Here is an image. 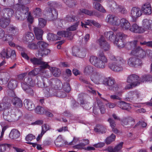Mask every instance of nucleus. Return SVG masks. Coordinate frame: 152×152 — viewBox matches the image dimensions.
Instances as JSON below:
<instances>
[{
  "instance_id": "obj_1",
  "label": "nucleus",
  "mask_w": 152,
  "mask_h": 152,
  "mask_svg": "<svg viewBox=\"0 0 152 152\" xmlns=\"http://www.w3.org/2000/svg\"><path fill=\"white\" fill-rule=\"evenodd\" d=\"M18 8L15 11V17L16 19L18 20H24L27 17V15L29 9L25 5L29 4L30 0H18Z\"/></svg>"
},
{
  "instance_id": "obj_2",
  "label": "nucleus",
  "mask_w": 152,
  "mask_h": 152,
  "mask_svg": "<svg viewBox=\"0 0 152 152\" xmlns=\"http://www.w3.org/2000/svg\"><path fill=\"white\" fill-rule=\"evenodd\" d=\"M109 58L110 60L113 61L112 63H109L108 66L109 68L115 72H119L123 70V67L121 66L125 62L124 59L120 57H115L112 54H110Z\"/></svg>"
},
{
  "instance_id": "obj_3",
  "label": "nucleus",
  "mask_w": 152,
  "mask_h": 152,
  "mask_svg": "<svg viewBox=\"0 0 152 152\" xmlns=\"http://www.w3.org/2000/svg\"><path fill=\"white\" fill-rule=\"evenodd\" d=\"M98 58L91 56L90 57V62L96 67L99 69H104L106 66L105 64L108 62V60L102 51H100L98 53Z\"/></svg>"
},
{
  "instance_id": "obj_4",
  "label": "nucleus",
  "mask_w": 152,
  "mask_h": 152,
  "mask_svg": "<svg viewBox=\"0 0 152 152\" xmlns=\"http://www.w3.org/2000/svg\"><path fill=\"white\" fill-rule=\"evenodd\" d=\"M11 110L10 109L3 111V118L5 120L9 122L14 121L18 120L22 115V113L20 110H15L12 113Z\"/></svg>"
},
{
  "instance_id": "obj_5",
  "label": "nucleus",
  "mask_w": 152,
  "mask_h": 152,
  "mask_svg": "<svg viewBox=\"0 0 152 152\" xmlns=\"http://www.w3.org/2000/svg\"><path fill=\"white\" fill-rule=\"evenodd\" d=\"M103 83L110 90L117 91L118 88V84L116 83L114 78L111 77L105 78L103 82Z\"/></svg>"
},
{
  "instance_id": "obj_6",
  "label": "nucleus",
  "mask_w": 152,
  "mask_h": 152,
  "mask_svg": "<svg viewBox=\"0 0 152 152\" xmlns=\"http://www.w3.org/2000/svg\"><path fill=\"white\" fill-rule=\"evenodd\" d=\"M0 57L2 58L10 57L13 60H14L16 58L15 51L10 48L4 49L0 53Z\"/></svg>"
},
{
  "instance_id": "obj_7",
  "label": "nucleus",
  "mask_w": 152,
  "mask_h": 152,
  "mask_svg": "<svg viewBox=\"0 0 152 152\" xmlns=\"http://www.w3.org/2000/svg\"><path fill=\"white\" fill-rule=\"evenodd\" d=\"M106 21L107 23L113 26H118L120 24V19L114 15H108L106 17Z\"/></svg>"
},
{
  "instance_id": "obj_8",
  "label": "nucleus",
  "mask_w": 152,
  "mask_h": 152,
  "mask_svg": "<svg viewBox=\"0 0 152 152\" xmlns=\"http://www.w3.org/2000/svg\"><path fill=\"white\" fill-rule=\"evenodd\" d=\"M131 53L133 55L141 59L144 58L146 56L145 51L139 46L137 47L134 50H132Z\"/></svg>"
},
{
  "instance_id": "obj_9",
  "label": "nucleus",
  "mask_w": 152,
  "mask_h": 152,
  "mask_svg": "<svg viewBox=\"0 0 152 152\" xmlns=\"http://www.w3.org/2000/svg\"><path fill=\"white\" fill-rule=\"evenodd\" d=\"M140 78L137 75L133 74L129 75L127 78L126 81L128 83H132L134 86H137L140 84Z\"/></svg>"
},
{
  "instance_id": "obj_10",
  "label": "nucleus",
  "mask_w": 152,
  "mask_h": 152,
  "mask_svg": "<svg viewBox=\"0 0 152 152\" xmlns=\"http://www.w3.org/2000/svg\"><path fill=\"white\" fill-rule=\"evenodd\" d=\"M127 64L130 67H136L141 65V60L134 56L130 57L127 61Z\"/></svg>"
},
{
  "instance_id": "obj_11",
  "label": "nucleus",
  "mask_w": 152,
  "mask_h": 152,
  "mask_svg": "<svg viewBox=\"0 0 152 152\" xmlns=\"http://www.w3.org/2000/svg\"><path fill=\"white\" fill-rule=\"evenodd\" d=\"M21 85L22 89L29 96L31 97L34 96V90L29 84L24 81V82L21 83Z\"/></svg>"
},
{
  "instance_id": "obj_12",
  "label": "nucleus",
  "mask_w": 152,
  "mask_h": 152,
  "mask_svg": "<svg viewBox=\"0 0 152 152\" xmlns=\"http://www.w3.org/2000/svg\"><path fill=\"white\" fill-rule=\"evenodd\" d=\"M142 11L140 9L136 7H133L131 11L130 16L133 21H135L137 18L142 15Z\"/></svg>"
},
{
  "instance_id": "obj_13",
  "label": "nucleus",
  "mask_w": 152,
  "mask_h": 152,
  "mask_svg": "<svg viewBox=\"0 0 152 152\" xmlns=\"http://www.w3.org/2000/svg\"><path fill=\"white\" fill-rule=\"evenodd\" d=\"M45 10L47 12L48 18L50 20H53L57 18L58 13L55 9L47 7Z\"/></svg>"
},
{
  "instance_id": "obj_14",
  "label": "nucleus",
  "mask_w": 152,
  "mask_h": 152,
  "mask_svg": "<svg viewBox=\"0 0 152 152\" xmlns=\"http://www.w3.org/2000/svg\"><path fill=\"white\" fill-rule=\"evenodd\" d=\"M122 125L126 127H130L135 124V120L132 117H129L123 118L121 120Z\"/></svg>"
},
{
  "instance_id": "obj_15",
  "label": "nucleus",
  "mask_w": 152,
  "mask_h": 152,
  "mask_svg": "<svg viewBox=\"0 0 152 152\" xmlns=\"http://www.w3.org/2000/svg\"><path fill=\"white\" fill-rule=\"evenodd\" d=\"M116 35L117 37L120 39H119L117 41H116V40L115 43L117 44L119 48H121L124 47L125 44L124 43L122 39L126 38L127 35L121 32L118 33Z\"/></svg>"
},
{
  "instance_id": "obj_16",
  "label": "nucleus",
  "mask_w": 152,
  "mask_h": 152,
  "mask_svg": "<svg viewBox=\"0 0 152 152\" xmlns=\"http://www.w3.org/2000/svg\"><path fill=\"white\" fill-rule=\"evenodd\" d=\"M99 42L100 47L104 51H108L110 49V45L104 40L103 37H101Z\"/></svg>"
},
{
  "instance_id": "obj_17",
  "label": "nucleus",
  "mask_w": 152,
  "mask_h": 152,
  "mask_svg": "<svg viewBox=\"0 0 152 152\" xmlns=\"http://www.w3.org/2000/svg\"><path fill=\"white\" fill-rule=\"evenodd\" d=\"M129 30L134 33L141 34L145 31L144 28L139 26L137 24H133L129 28Z\"/></svg>"
},
{
  "instance_id": "obj_18",
  "label": "nucleus",
  "mask_w": 152,
  "mask_h": 152,
  "mask_svg": "<svg viewBox=\"0 0 152 152\" xmlns=\"http://www.w3.org/2000/svg\"><path fill=\"white\" fill-rule=\"evenodd\" d=\"M102 77L100 73L95 72L91 76V80L96 84H99L102 79Z\"/></svg>"
},
{
  "instance_id": "obj_19",
  "label": "nucleus",
  "mask_w": 152,
  "mask_h": 152,
  "mask_svg": "<svg viewBox=\"0 0 152 152\" xmlns=\"http://www.w3.org/2000/svg\"><path fill=\"white\" fill-rule=\"evenodd\" d=\"M5 17H2L0 18V26L5 28L7 27L10 24V18Z\"/></svg>"
},
{
  "instance_id": "obj_20",
  "label": "nucleus",
  "mask_w": 152,
  "mask_h": 152,
  "mask_svg": "<svg viewBox=\"0 0 152 152\" xmlns=\"http://www.w3.org/2000/svg\"><path fill=\"white\" fill-rule=\"evenodd\" d=\"M33 30L36 39L38 40H42L43 31L41 29L37 27L34 28Z\"/></svg>"
},
{
  "instance_id": "obj_21",
  "label": "nucleus",
  "mask_w": 152,
  "mask_h": 152,
  "mask_svg": "<svg viewBox=\"0 0 152 152\" xmlns=\"http://www.w3.org/2000/svg\"><path fill=\"white\" fill-rule=\"evenodd\" d=\"M57 34L59 36L67 37L69 40H72L73 38V35L72 34V32L67 31V30L58 31Z\"/></svg>"
},
{
  "instance_id": "obj_22",
  "label": "nucleus",
  "mask_w": 152,
  "mask_h": 152,
  "mask_svg": "<svg viewBox=\"0 0 152 152\" xmlns=\"http://www.w3.org/2000/svg\"><path fill=\"white\" fill-rule=\"evenodd\" d=\"M141 11L145 14L149 15L152 12L151 5L148 3L143 4L142 7Z\"/></svg>"
},
{
  "instance_id": "obj_23",
  "label": "nucleus",
  "mask_w": 152,
  "mask_h": 152,
  "mask_svg": "<svg viewBox=\"0 0 152 152\" xmlns=\"http://www.w3.org/2000/svg\"><path fill=\"white\" fill-rule=\"evenodd\" d=\"M116 104L118 107L123 110L129 111L131 109V107L129 104L124 101L117 102Z\"/></svg>"
},
{
  "instance_id": "obj_24",
  "label": "nucleus",
  "mask_w": 152,
  "mask_h": 152,
  "mask_svg": "<svg viewBox=\"0 0 152 152\" xmlns=\"http://www.w3.org/2000/svg\"><path fill=\"white\" fill-rule=\"evenodd\" d=\"M10 78L9 74L7 73H4L1 75L0 77V84L1 85L6 84Z\"/></svg>"
},
{
  "instance_id": "obj_25",
  "label": "nucleus",
  "mask_w": 152,
  "mask_h": 152,
  "mask_svg": "<svg viewBox=\"0 0 152 152\" xmlns=\"http://www.w3.org/2000/svg\"><path fill=\"white\" fill-rule=\"evenodd\" d=\"M50 49L45 48L41 50H38L36 53V55L37 57H42L44 56H46L50 54Z\"/></svg>"
},
{
  "instance_id": "obj_26",
  "label": "nucleus",
  "mask_w": 152,
  "mask_h": 152,
  "mask_svg": "<svg viewBox=\"0 0 152 152\" xmlns=\"http://www.w3.org/2000/svg\"><path fill=\"white\" fill-rule=\"evenodd\" d=\"M142 22V26L145 31L147 30H152V21L147 19H145L143 20Z\"/></svg>"
},
{
  "instance_id": "obj_27",
  "label": "nucleus",
  "mask_w": 152,
  "mask_h": 152,
  "mask_svg": "<svg viewBox=\"0 0 152 152\" xmlns=\"http://www.w3.org/2000/svg\"><path fill=\"white\" fill-rule=\"evenodd\" d=\"M80 80L82 82L88 85L86 86V87L88 91L94 94H96V91L94 90H93L92 86L91 85H89L90 83L88 81L83 77H80Z\"/></svg>"
},
{
  "instance_id": "obj_28",
  "label": "nucleus",
  "mask_w": 152,
  "mask_h": 152,
  "mask_svg": "<svg viewBox=\"0 0 152 152\" xmlns=\"http://www.w3.org/2000/svg\"><path fill=\"white\" fill-rule=\"evenodd\" d=\"M24 104L26 108L30 111L34 110L35 108V105L33 102L28 100L24 101Z\"/></svg>"
},
{
  "instance_id": "obj_29",
  "label": "nucleus",
  "mask_w": 152,
  "mask_h": 152,
  "mask_svg": "<svg viewBox=\"0 0 152 152\" xmlns=\"http://www.w3.org/2000/svg\"><path fill=\"white\" fill-rule=\"evenodd\" d=\"M20 135V132L17 129H14L11 131L9 136L10 138L15 139L18 138Z\"/></svg>"
},
{
  "instance_id": "obj_30",
  "label": "nucleus",
  "mask_w": 152,
  "mask_h": 152,
  "mask_svg": "<svg viewBox=\"0 0 152 152\" xmlns=\"http://www.w3.org/2000/svg\"><path fill=\"white\" fill-rule=\"evenodd\" d=\"M104 37L108 40L114 41L115 39V35L112 31L105 32L104 33Z\"/></svg>"
},
{
  "instance_id": "obj_31",
  "label": "nucleus",
  "mask_w": 152,
  "mask_h": 152,
  "mask_svg": "<svg viewBox=\"0 0 152 152\" xmlns=\"http://www.w3.org/2000/svg\"><path fill=\"white\" fill-rule=\"evenodd\" d=\"M95 131L101 133V134L105 133L106 132L107 128L106 127L102 125L98 124L94 128Z\"/></svg>"
},
{
  "instance_id": "obj_32",
  "label": "nucleus",
  "mask_w": 152,
  "mask_h": 152,
  "mask_svg": "<svg viewBox=\"0 0 152 152\" xmlns=\"http://www.w3.org/2000/svg\"><path fill=\"white\" fill-rule=\"evenodd\" d=\"M80 10L82 13H84L90 16H95L98 17L99 15V13L95 11H90L84 9H80Z\"/></svg>"
},
{
  "instance_id": "obj_33",
  "label": "nucleus",
  "mask_w": 152,
  "mask_h": 152,
  "mask_svg": "<svg viewBox=\"0 0 152 152\" xmlns=\"http://www.w3.org/2000/svg\"><path fill=\"white\" fill-rule=\"evenodd\" d=\"M120 21L121 27L123 29H128L130 27V23L125 18H122Z\"/></svg>"
},
{
  "instance_id": "obj_34",
  "label": "nucleus",
  "mask_w": 152,
  "mask_h": 152,
  "mask_svg": "<svg viewBox=\"0 0 152 152\" xmlns=\"http://www.w3.org/2000/svg\"><path fill=\"white\" fill-rule=\"evenodd\" d=\"M12 102L13 104L17 107H21L22 106L23 103L21 100L19 98L15 97L12 99Z\"/></svg>"
},
{
  "instance_id": "obj_35",
  "label": "nucleus",
  "mask_w": 152,
  "mask_h": 152,
  "mask_svg": "<svg viewBox=\"0 0 152 152\" xmlns=\"http://www.w3.org/2000/svg\"><path fill=\"white\" fill-rule=\"evenodd\" d=\"M78 19L77 17L72 14L67 15L65 18V20L68 22H73L77 21Z\"/></svg>"
},
{
  "instance_id": "obj_36",
  "label": "nucleus",
  "mask_w": 152,
  "mask_h": 152,
  "mask_svg": "<svg viewBox=\"0 0 152 152\" xmlns=\"http://www.w3.org/2000/svg\"><path fill=\"white\" fill-rule=\"evenodd\" d=\"M18 82L13 79H11L8 82L7 85L8 88L11 90L15 89L17 86Z\"/></svg>"
},
{
  "instance_id": "obj_37",
  "label": "nucleus",
  "mask_w": 152,
  "mask_h": 152,
  "mask_svg": "<svg viewBox=\"0 0 152 152\" xmlns=\"http://www.w3.org/2000/svg\"><path fill=\"white\" fill-rule=\"evenodd\" d=\"M123 143V142H120L113 149L111 148H108V151L109 152H121L120 150L122 147Z\"/></svg>"
},
{
  "instance_id": "obj_38",
  "label": "nucleus",
  "mask_w": 152,
  "mask_h": 152,
  "mask_svg": "<svg viewBox=\"0 0 152 152\" xmlns=\"http://www.w3.org/2000/svg\"><path fill=\"white\" fill-rule=\"evenodd\" d=\"M41 40H40L37 42L38 48H39L38 50H41L43 49H45V48H46L48 45L47 43Z\"/></svg>"
},
{
  "instance_id": "obj_39",
  "label": "nucleus",
  "mask_w": 152,
  "mask_h": 152,
  "mask_svg": "<svg viewBox=\"0 0 152 152\" xmlns=\"http://www.w3.org/2000/svg\"><path fill=\"white\" fill-rule=\"evenodd\" d=\"M11 104L9 102H2L0 103V111L10 109Z\"/></svg>"
},
{
  "instance_id": "obj_40",
  "label": "nucleus",
  "mask_w": 152,
  "mask_h": 152,
  "mask_svg": "<svg viewBox=\"0 0 152 152\" xmlns=\"http://www.w3.org/2000/svg\"><path fill=\"white\" fill-rule=\"evenodd\" d=\"M2 11L5 15L8 16L9 18L12 16L14 13V12L12 9L8 8L4 9Z\"/></svg>"
},
{
  "instance_id": "obj_41",
  "label": "nucleus",
  "mask_w": 152,
  "mask_h": 152,
  "mask_svg": "<svg viewBox=\"0 0 152 152\" xmlns=\"http://www.w3.org/2000/svg\"><path fill=\"white\" fill-rule=\"evenodd\" d=\"M47 39L48 40L50 41H55L57 40H60L61 37H58L56 35L51 33H49L48 34Z\"/></svg>"
},
{
  "instance_id": "obj_42",
  "label": "nucleus",
  "mask_w": 152,
  "mask_h": 152,
  "mask_svg": "<svg viewBox=\"0 0 152 152\" xmlns=\"http://www.w3.org/2000/svg\"><path fill=\"white\" fill-rule=\"evenodd\" d=\"M49 81L46 79L44 80H38L37 83V85L39 87L42 88L47 87L48 85L46 83Z\"/></svg>"
},
{
  "instance_id": "obj_43",
  "label": "nucleus",
  "mask_w": 152,
  "mask_h": 152,
  "mask_svg": "<svg viewBox=\"0 0 152 152\" xmlns=\"http://www.w3.org/2000/svg\"><path fill=\"white\" fill-rule=\"evenodd\" d=\"M93 4L94 8L96 10L103 12H105V9L99 3L95 2L93 3Z\"/></svg>"
},
{
  "instance_id": "obj_44",
  "label": "nucleus",
  "mask_w": 152,
  "mask_h": 152,
  "mask_svg": "<svg viewBox=\"0 0 152 152\" xmlns=\"http://www.w3.org/2000/svg\"><path fill=\"white\" fill-rule=\"evenodd\" d=\"M116 138V136L112 133L109 136L107 137L105 140V142L107 144H110L112 142L114 141Z\"/></svg>"
},
{
  "instance_id": "obj_45",
  "label": "nucleus",
  "mask_w": 152,
  "mask_h": 152,
  "mask_svg": "<svg viewBox=\"0 0 152 152\" xmlns=\"http://www.w3.org/2000/svg\"><path fill=\"white\" fill-rule=\"evenodd\" d=\"M94 68L91 65H87L85 68L84 73L86 74L89 75L93 72Z\"/></svg>"
},
{
  "instance_id": "obj_46",
  "label": "nucleus",
  "mask_w": 152,
  "mask_h": 152,
  "mask_svg": "<svg viewBox=\"0 0 152 152\" xmlns=\"http://www.w3.org/2000/svg\"><path fill=\"white\" fill-rule=\"evenodd\" d=\"M42 58H37L34 57L32 58H31L30 61L31 63L34 65H39L42 64Z\"/></svg>"
},
{
  "instance_id": "obj_47",
  "label": "nucleus",
  "mask_w": 152,
  "mask_h": 152,
  "mask_svg": "<svg viewBox=\"0 0 152 152\" xmlns=\"http://www.w3.org/2000/svg\"><path fill=\"white\" fill-rule=\"evenodd\" d=\"M64 2L69 7H73L75 6L76 1L75 0H63Z\"/></svg>"
},
{
  "instance_id": "obj_48",
  "label": "nucleus",
  "mask_w": 152,
  "mask_h": 152,
  "mask_svg": "<svg viewBox=\"0 0 152 152\" xmlns=\"http://www.w3.org/2000/svg\"><path fill=\"white\" fill-rule=\"evenodd\" d=\"M25 38L27 42L31 41L34 39V36L33 33L27 32L25 34Z\"/></svg>"
},
{
  "instance_id": "obj_49",
  "label": "nucleus",
  "mask_w": 152,
  "mask_h": 152,
  "mask_svg": "<svg viewBox=\"0 0 152 152\" xmlns=\"http://www.w3.org/2000/svg\"><path fill=\"white\" fill-rule=\"evenodd\" d=\"M140 80L141 82L152 81V76L150 75H144L140 78Z\"/></svg>"
},
{
  "instance_id": "obj_50",
  "label": "nucleus",
  "mask_w": 152,
  "mask_h": 152,
  "mask_svg": "<svg viewBox=\"0 0 152 152\" xmlns=\"http://www.w3.org/2000/svg\"><path fill=\"white\" fill-rule=\"evenodd\" d=\"M42 64H39L41 65L40 67L41 69L40 70L41 72H43L44 71V69H45L48 68L49 69H50L51 67L47 62H44L42 60Z\"/></svg>"
},
{
  "instance_id": "obj_51",
  "label": "nucleus",
  "mask_w": 152,
  "mask_h": 152,
  "mask_svg": "<svg viewBox=\"0 0 152 152\" xmlns=\"http://www.w3.org/2000/svg\"><path fill=\"white\" fill-rule=\"evenodd\" d=\"M136 43L134 42H128L125 44L124 47L128 50H130L136 46Z\"/></svg>"
},
{
  "instance_id": "obj_52",
  "label": "nucleus",
  "mask_w": 152,
  "mask_h": 152,
  "mask_svg": "<svg viewBox=\"0 0 152 152\" xmlns=\"http://www.w3.org/2000/svg\"><path fill=\"white\" fill-rule=\"evenodd\" d=\"M79 24V22L78 21L75 23L74 25L71 26L66 29L67 31H74L77 30Z\"/></svg>"
},
{
  "instance_id": "obj_53",
  "label": "nucleus",
  "mask_w": 152,
  "mask_h": 152,
  "mask_svg": "<svg viewBox=\"0 0 152 152\" xmlns=\"http://www.w3.org/2000/svg\"><path fill=\"white\" fill-rule=\"evenodd\" d=\"M53 69L52 72L53 75L56 77H58L61 74V72L59 69L56 68H51Z\"/></svg>"
},
{
  "instance_id": "obj_54",
  "label": "nucleus",
  "mask_w": 152,
  "mask_h": 152,
  "mask_svg": "<svg viewBox=\"0 0 152 152\" xmlns=\"http://www.w3.org/2000/svg\"><path fill=\"white\" fill-rule=\"evenodd\" d=\"M45 109L42 107L40 106H38L35 109V112L38 114H44Z\"/></svg>"
},
{
  "instance_id": "obj_55",
  "label": "nucleus",
  "mask_w": 152,
  "mask_h": 152,
  "mask_svg": "<svg viewBox=\"0 0 152 152\" xmlns=\"http://www.w3.org/2000/svg\"><path fill=\"white\" fill-rule=\"evenodd\" d=\"M80 52L79 48L76 47L74 46L72 48V54L73 56L78 57V54Z\"/></svg>"
},
{
  "instance_id": "obj_56",
  "label": "nucleus",
  "mask_w": 152,
  "mask_h": 152,
  "mask_svg": "<svg viewBox=\"0 0 152 152\" xmlns=\"http://www.w3.org/2000/svg\"><path fill=\"white\" fill-rule=\"evenodd\" d=\"M63 90L67 93H69L71 90V88L69 84L66 82L64 83L63 86Z\"/></svg>"
},
{
  "instance_id": "obj_57",
  "label": "nucleus",
  "mask_w": 152,
  "mask_h": 152,
  "mask_svg": "<svg viewBox=\"0 0 152 152\" xmlns=\"http://www.w3.org/2000/svg\"><path fill=\"white\" fill-rule=\"evenodd\" d=\"M34 14L35 17L38 18L42 14L41 9L39 8H36L34 11Z\"/></svg>"
},
{
  "instance_id": "obj_58",
  "label": "nucleus",
  "mask_w": 152,
  "mask_h": 152,
  "mask_svg": "<svg viewBox=\"0 0 152 152\" xmlns=\"http://www.w3.org/2000/svg\"><path fill=\"white\" fill-rule=\"evenodd\" d=\"M120 5H118L115 2H113L111 5V10L114 12H116L117 11Z\"/></svg>"
},
{
  "instance_id": "obj_59",
  "label": "nucleus",
  "mask_w": 152,
  "mask_h": 152,
  "mask_svg": "<svg viewBox=\"0 0 152 152\" xmlns=\"http://www.w3.org/2000/svg\"><path fill=\"white\" fill-rule=\"evenodd\" d=\"M55 95L57 97L61 98L64 97L66 96V93L60 90L57 91Z\"/></svg>"
},
{
  "instance_id": "obj_60",
  "label": "nucleus",
  "mask_w": 152,
  "mask_h": 152,
  "mask_svg": "<svg viewBox=\"0 0 152 152\" xmlns=\"http://www.w3.org/2000/svg\"><path fill=\"white\" fill-rule=\"evenodd\" d=\"M42 129L41 132L42 134H44L46 132V131L50 129V127L47 124H45L42 126Z\"/></svg>"
},
{
  "instance_id": "obj_61",
  "label": "nucleus",
  "mask_w": 152,
  "mask_h": 152,
  "mask_svg": "<svg viewBox=\"0 0 152 152\" xmlns=\"http://www.w3.org/2000/svg\"><path fill=\"white\" fill-rule=\"evenodd\" d=\"M40 71L39 68H35L34 69L29 72L28 73V75L30 76H35L39 74Z\"/></svg>"
},
{
  "instance_id": "obj_62",
  "label": "nucleus",
  "mask_w": 152,
  "mask_h": 152,
  "mask_svg": "<svg viewBox=\"0 0 152 152\" xmlns=\"http://www.w3.org/2000/svg\"><path fill=\"white\" fill-rule=\"evenodd\" d=\"M39 25L41 27H43L45 26L46 23V21L45 19L42 18H39Z\"/></svg>"
},
{
  "instance_id": "obj_63",
  "label": "nucleus",
  "mask_w": 152,
  "mask_h": 152,
  "mask_svg": "<svg viewBox=\"0 0 152 152\" xmlns=\"http://www.w3.org/2000/svg\"><path fill=\"white\" fill-rule=\"evenodd\" d=\"M48 5L52 9H54L55 8H57L59 6V5L56 2L54 1H49L48 3Z\"/></svg>"
},
{
  "instance_id": "obj_64",
  "label": "nucleus",
  "mask_w": 152,
  "mask_h": 152,
  "mask_svg": "<svg viewBox=\"0 0 152 152\" xmlns=\"http://www.w3.org/2000/svg\"><path fill=\"white\" fill-rule=\"evenodd\" d=\"M140 44L142 45H146L148 47H152V41L146 42L142 41L140 42Z\"/></svg>"
}]
</instances>
